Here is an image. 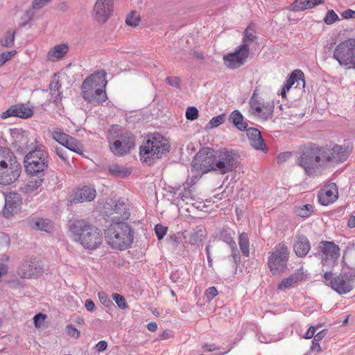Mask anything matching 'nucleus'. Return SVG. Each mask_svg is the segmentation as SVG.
<instances>
[{
    "instance_id": "nucleus-37",
    "label": "nucleus",
    "mask_w": 355,
    "mask_h": 355,
    "mask_svg": "<svg viewBox=\"0 0 355 355\" xmlns=\"http://www.w3.org/2000/svg\"><path fill=\"white\" fill-rule=\"evenodd\" d=\"M110 173L119 178L128 177L131 173V170L120 165H112L109 168Z\"/></svg>"
},
{
    "instance_id": "nucleus-44",
    "label": "nucleus",
    "mask_w": 355,
    "mask_h": 355,
    "mask_svg": "<svg viewBox=\"0 0 355 355\" xmlns=\"http://www.w3.org/2000/svg\"><path fill=\"white\" fill-rule=\"evenodd\" d=\"M178 199L181 200L182 202L189 203V201L195 200V195L193 194L192 189H187L184 187V191L178 193Z\"/></svg>"
},
{
    "instance_id": "nucleus-33",
    "label": "nucleus",
    "mask_w": 355,
    "mask_h": 355,
    "mask_svg": "<svg viewBox=\"0 0 355 355\" xmlns=\"http://www.w3.org/2000/svg\"><path fill=\"white\" fill-rule=\"evenodd\" d=\"M302 279V275L300 272H295L290 275L287 278H284L278 285V289L285 290L291 288L295 284Z\"/></svg>"
},
{
    "instance_id": "nucleus-4",
    "label": "nucleus",
    "mask_w": 355,
    "mask_h": 355,
    "mask_svg": "<svg viewBox=\"0 0 355 355\" xmlns=\"http://www.w3.org/2000/svg\"><path fill=\"white\" fill-rule=\"evenodd\" d=\"M168 141L158 132L148 136L147 140L139 148V157L143 162L153 164L155 160L161 159L170 150Z\"/></svg>"
},
{
    "instance_id": "nucleus-24",
    "label": "nucleus",
    "mask_w": 355,
    "mask_h": 355,
    "mask_svg": "<svg viewBox=\"0 0 355 355\" xmlns=\"http://www.w3.org/2000/svg\"><path fill=\"white\" fill-rule=\"evenodd\" d=\"M82 96L87 103L94 105L103 103L107 98L106 90H83Z\"/></svg>"
},
{
    "instance_id": "nucleus-26",
    "label": "nucleus",
    "mask_w": 355,
    "mask_h": 355,
    "mask_svg": "<svg viewBox=\"0 0 355 355\" xmlns=\"http://www.w3.org/2000/svg\"><path fill=\"white\" fill-rule=\"evenodd\" d=\"M293 249L297 257L306 256L311 249V244L307 237L304 235L298 236L293 245Z\"/></svg>"
},
{
    "instance_id": "nucleus-15",
    "label": "nucleus",
    "mask_w": 355,
    "mask_h": 355,
    "mask_svg": "<svg viewBox=\"0 0 355 355\" xmlns=\"http://www.w3.org/2000/svg\"><path fill=\"white\" fill-rule=\"evenodd\" d=\"M107 75L105 69L94 71L83 80L80 89H105L108 82Z\"/></svg>"
},
{
    "instance_id": "nucleus-35",
    "label": "nucleus",
    "mask_w": 355,
    "mask_h": 355,
    "mask_svg": "<svg viewBox=\"0 0 355 355\" xmlns=\"http://www.w3.org/2000/svg\"><path fill=\"white\" fill-rule=\"evenodd\" d=\"M67 75L66 73L58 72L54 73L49 83V89H60L64 87V82L67 80Z\"/></svg>"
},
{
    "instance_id": "nucleus-8",
    "label": "nucleus",
    "mask_w": 355,
    "mask_h": 355,
    "mask_svg": "<svg viewBox=\"0 0 355 355\" xmlns=\"http://www.w3.org/2000/svg\"><path fill=\"white\" fill-rule=\"evenodd\" d=\"M333 58L347 69H355V39L341 42L334 49Z\"/></svg>"
},
{
    "instance_id": "nucleus-23",
    "label": "nucleus",
    "mask_w": 355,
    "mask_h": 355,
    "mask_svg": "<svg viewBox=\"0 0 355 355\" xmlns=\"http://www.w3.org/2000/svg\"><path fill=\"white\" fill-rule=\"evenodd\" d=\"M304 89L306 87L305 76L301 69H295L287 76V78L281 89Z\"/></svg>"
},
{
    "instance_id": "nucleus-58",
    "label": "nucleus",
    "mask_w": 355,
    "mask_h": 355,
    "mask_svg": "<svg viewBox=\"0 0 355 355\" xmlns=\"http://www.w3.org/2000/svg\"><path fill=\"white\" fill-rule=\"evenodd\" d=\"M37 176L38 178L37 180L29 182L28 187L30 188V190H36L42 185L44 180L43 178H41L42 176Z\"/></svg>"
},
{
    "instance_id": "nucleus-53",
    "label": "nucleus",
    "mask_w": 355,
    "mask_h": 355,
    "mask_svg": "<svg viewBox=\"0 0 355 355\" xmlns=\"http://www.w3.org/2000/svg\"><path fill=\"white\" fill-rule=\"evenodd\" d=\"M201 232H202L201 231H200L198 232H191L189 234V242L191 245H198L199 243H202L201 236H202V234Z\"/></svg>"
},
{
    "instance_id": "nucleus-16",
    "label": "nucleus",
    "mask_w": 355,
    "mask_h": 355,
    "mask_svg": "<svg viewBox=\"0 0 355 355\" xmlns=\"http://www.w3.org/2000/svg\"><path fill=\"white\" fill-rule=\"evenodd\" d=\"M113 11V0H96L94 7L93 17L100 24L105 23Z\"/></svg>"
},
{
    "instance_id": "nucleus-19",
    "label": "nucleus",
    "mask_w": 355,
    "mask_h": 355,
    "mask_svg": "<svg viewBox=\"0 0 355 355\" xmlns=\"http://www.w3.org/2000/svg\"><path fill=\"white\" fill-rule=\"evenodd\" d=\"M33 111L31 108L26 106L23 103L15 104L9 107L6 111L1 114L2 119H6L9 117L15 116L21 119H28L33 116Z\"/></svg>"
},
{
    "instance_id": "nucleus-47",
    "label": "nucleus",
    "mask_w": 355,
    "mask_h": 355,
    "mask_svg": "<svg viewBox=\"0 0 355 355\" xmlns=\"http://www.w3.org/2000/svg\"><path fill=\"white\" fill-rule=\"evenodd\" d=\"M340 19L338 16V15L336 13V12L334 10H329L326 15L324 18V22L327 25H331L334 23H335L337 21H339Z\"/></svg>"
},
{
    "instance_id": "nucleus-5",
    "label": "nucleus",
    "mask_w": 355,
    "mask_h": 355,
    "mask_svg": "<svg viewBox=\"0 0 355 355\" xmlns=\"http://www.w3.org/2000/svg\"><path fill=\"white\" fill-rule=\"evenodd\" d=\"M107 138L110 150L117 156L129 153L135 144L133 134L129 131L121 132L118 125L112 126L107 131Z\"/></svg>"
},
{
    "instance_id": "nucleus-55",
    "label": "nucleus",
    "mask_w": 355,
    "mask_h": 355,
    "mask_svg": "<svg viewBox=\"0 0 355 355\" xmlns=\"http://www.w3.org/2000/svg\"><path fill=\"white\" fill-rule=\"evenodd\" d=\"M65 331L67 335L71 337L78 338L80 336V331L72 324L67 325L65 328Z\"/></svg>"
},
{
    "instance_id": "nucleus-13",
    "label": "nucleus",
    "mask_w": 355,
    "mask_h": 355,
    "mask_svg": "<svg viewBox=\"0 0 355 355\" xmlns=\"http://www.w3.org/2000/svg\"><path fill=\"white\" fill-rule=\"evenodd\" d=\"M318 252L323 265L334 266L340 257V248L333 241H322L318 244Z\"/></svg>"
},
{
    "instance_id": "nucleus-59",
    "label": "nucleus",
    "mask_w": 355,
    "mask_h": 355,
    "mask_svg": "<svg viewBox=\"0 0 355 355\" xmlns=\"http://www.w3.org/2000/svg\"><path fill=\"white\" fill-rule=\"evenodd\" d=\"M51 0H33L32 8L34 10H40L44 8Z\"/></svg>"
},
{
    "instance_id": "nucleus-38",
    "label": "nucleus",
    "mask_w": 355,
    "mask_h": 355,
    "mask_svg": "<svg viewBox=\"0 0 355 355\" xmlns=\"http://www.w3.org/2000/svg\"><path fill=\"white\" fill-rule=\"evenodd\" d=\"M15 31H8L0 39V44L3 47H12L14 45Z\"/></svg>"
},
{
    "instance_id": "nucleus-21",
    "label": "nucleus",
    "mask_w": 355,
    "mask_h": 355,
    "mask_svg": "<svg viewBox=\"0 0 355 355\" xmlns=\"http://www.w3.org/2000/svg\"><path fill=\"white\" fill-rule=\"evenodd\" d=\"M21 204L20 195L11 192L5 198V205L2 211L3 215L9 218L18 211Z\"/></svg>"
},
{
    "instance_id": "nucleus-18",
    "label": "nucleus",
    "mask_w": 355,
    "mask_h": 355,
    "mask_svg": "<svg viewBox=\"0 0 355 355\" xmlns=\"http://www.w3.org/2000/svg\"><path fill=\"white\" fill-rule=\"evenodd\" d=\"M41 271L36 259L28 257L23 261L17 270V273L21 278H32L37 277Z\"/></svg>"
},
{
    "instance_id": "nucleus-11",
    "label": "nucleus",
    "mask_w": 355,
    "mask_h": 355,
    "mask_svg": "<svg viewBox=\"0 0 355 355\" xmlns=\"http://www.w3.org/2000/svg\"><path fill=\"white\" fill-rule=\"evenodd\" d=\"M250 111L256 116L268 118L272 116L275 104L273 101L270 99H264L256 92L253 93L249 102Z\"/></svg>"
},
{
    "instance_id": "nucleus-28",
    "label": "nucleus",
    "mask_w": 355,
    "mask_h": 355,
    "mask_svg": "<svg viewBox=\"0 0 355 355\" xmlns=\"http://www.w3.org/2000/svg\"><path fill=\"white\" fill-rule=\"evenodd\" d=\"M29 225L34 230L50 232L53 227L52 221L42 218H33L28 220Z\"/></svg>"
},
{
    "instance_id": "nucleus-3",
    "label": "nucleus",
    "mask_w": 355,
    "mask_h": 355,
    "mask_svg": "<svg viewBox=\"0 0 355 355\" xmlns=\"http://www.w3.org/2000/svg\"><path fill=\"white\" fill-rule=\"evenodd\" d=\"M324 157L325 153L322 146L309 143L302 148L297 163L307 175L313 176L326 164Z\"/></svg>"
},
{
    "instance_id": "nucleus-56",
    "label": "nucleus",
    "mask_w": 355,
    "mask_h": 355,
    "mask_svg": "<svg viewBox=\"0 0 355 355\" xmlns=\"http://www.w3.org/2000/svg\"><path fill=\"white\" fill-rule=\"evenodd\" d=\"M230 248L232 250L231 257L233 259V261L235 263V268H236L240 261H241V257H240V254H239V252L237 248V245H235V248L233 247H231Z\"/></svg>"
},
{
    "instance_id": "nucleus-57",
    "label": "nucleus",
    "mask_w": 355,
    "mask_h": 355,
    "mask_svg": "<svg viewBox=\"0 0 355 355\" xmlns=\"http://www.w3.org/2000/svg\"><path fill=\"white\" fill-rule=\"evenodd\" d=\"M180 79L178 76H168L166 78V83L171 87H179Z\"/></svg>"
},
{
    "instance_id": "nucleus-45",
    "label": "nucleus",
    "mask_w": 355,
    "mask_h": 355,
    "mask_svg": "<svg viewBox=\"0 0 355 355\" xmlns=\"http://www.w3.org/2000/svg\"><path fill=\"white\" fill-rule=\"evenodd\" d=\"M141 18L139 15H137L136 11L132 10L127 16L125 19V23L127 25L136 27L138 26L139 22L140 21Z\"/></svg>"
},
{
    "instance_id": "nucleus-10",
    "label": "nucleus",
    "mask_w": 355,
    "mask_h": 355,
    "mask_svg": "<svg viewBox=\"0 0 355 355\" xmlns=\"http://www.w3.org/2000/svg\"><path fill=\"white\" fill-rule=\"evenodd\" d=\"M238 154L234 150L220 149L216 154L215 171L219 174L232 172L237 163Z\"/></svg>"
},
{
    "instance_id": "nucleus-9",
    "label": "nucleus",
    "mask_w": 355,
    "mask_h": 355,
    "mask_svg": "<svg viewBox=\"0 0 355 355\" xmlns=\"http://www.w3.org/2000/svg\"><path fill=\"white\" fill-rule=\"evenodd\" d=\"M216 153L209 147L202 148L194 157L191 166L193 169L206 173L211 171H215Z\"/></svg>"
},
{
    "instance_id": "nucleus-64",
    "label": "nucleus",
    "mask_w": 355,
    "mask_h": 355,
    "mask_svg": "<svg viewBox=\"0 0 355 355\" xmlns=\"http://www.w3.org/2000/svg\"><path fill=\"white\" fill-rule=\"evenodd\" d=\"M341 16L343 19H355V10L348 8L341 13Z\"/></svg>"
},
{
    "instance_id": "nucleus-1",
    "label": "nucleus",
    "mask_w": 355,
    "mask_h": 355,
    "mask_svg": "<svg viewBox=\"0 0 355 355\" xmlns=\"http://www.w3.org/2000/svg\"><path fill=\"white\" fill-rule=\"evenodd\" d=\"M69 231L73 240L85 249H96L102 244L101 231L85 219L71 220L69 222Z\"/></svg>"
},
{
    "instance_id": "nucleus-48",
    "label": "nucleus",
    "mask_w": 355,
    "mask_h": 355,
    "mask_svg": "<svg viewBox=\"0 0 355 355\" xmlns=\"http://www.w3.org/2000/svg\"><path fill=\"white\" fill-rule=\"evenodd\" d=\"M112 299L121 309H126L128 308L125 299L123 295L119 293H114L112 294Z\"/></svg>"
},
{
    "instance_id": "nucleus-60",
    "label": "nucleus",
    "mask_w": 355,
    "mask_h": 355,
    "mask_svg": "<svg viewBox=\"0 0 355 355\" xmlns=\"http://www.w3.org/2000/svg\"><path fill=\"white\" fill-rule=\"evenodd\" d=\"M55 152L56 155L64 162H67V150L62 147H55Z\"/></svg>"
},
{
    "instance_id": "nucleus-41",
    "label": "nucleus",
    "mask_w": 355,
    "mask_h": 355,
    "mask_svg": "<svg viewBox=\"0 0 355 355\" xmlns=\"http://www.w3.org/2000/svg\"><path fill=\"white\" fill-rule=\"evenodd\" d=\"M52 138L58 141L60 144H63V142L68 138L69 135L64 133L61 128H54L51 132Z\"/></svg>"
},
{
    "instance_id": "nucleus-29",
    "label": "nucleus",
    "mask_w": 355,
    "mask_h": 355,
    "mask_svg": "<svg viewBox=\"0 0 355 355\" xmlns=\"http://www.w3.org/2000/svg\"><path fill=\"white\" fill-rule=\"evenodd\" d=\"M111 214H116L112 217V220L116 219V221L124 222L130 216L126 205L122 200H117L113 207V212Z\"/></svg>"
},
{
    "instance_id": "nucleus-31",
    "label": "nucleus",
    "mask_w": 355,
    "mask_h": 355,
    "mask_svg": "<svg viewBox=\"0 0 355 355\" xmlns=\"http://www.w3.org/2000/svg\"><path fill=\"white\" fill-rule=\"evenodd\" d=\"M229 121L241 131H245L248 128V123L243 121V116L238 110H234L230 114Z\"/></svg>"
},
{
    "instance_id": "nucleus-42",
    "label": "nucleus",
    "mask_w": 355,
    "mask_h": 355,
    "mask_svg": "<svg viewBox=\"0 0 355 355\" xmlns=\"http://www.w3.org/2000/svg\"><path fill=\"white\" fill-rule=\"evenodd\" d=\"M243 35H244L242 40V44H245L247 47H249L248 43L253 42L257 38L255 35V31L250 26H248L245 30Z\"/></svg>"
},
{
    "instance_id": "nucleus-50",
    "label": "nucleus",
    "mask_w": 355,
    "mask_h": 355,
    "mask_svg": "<svg viewBox=\"0 0 355 355\" xmlns=\"http://www.w3.org/2000/svg\"><path fill=\"white\" fill-rule=\"evenodd\" d=\"M225 114H224V113L213 117L209 123L210 128H217L218 126L221 125L225 121Z\"/></svg>"
},
{
    "instance_id": "nucleus-2",
    "label": "nucleus",
    "mask_w": 355,
    "mask_h": 355,
    "mask_svg": "<svg viewBox=\"0 0 355 355\" xmlns=\"http://www.w3.org/2000/svg\"><path fill=\"white\" fill-rule=\"evenodd\" d=\"M107 243L113 249L125 250L130 248L134 240V230L127 223L111 220L105 232Z\"/></svg>"
},
{
    "instance_id": "nucleus-20",
    "label": "nucleus",
    "mask_w": 355,
    "mask_h": 355,
    "mask_svg": "<svg viewBox=\"0 0 355 355\" xmlns=\"http://www.w3.org/2000/svg\"><path fill=\"white\" fill-rule=\"evenodd\" d=\"M331 287L339 294H345L353 289L351 284V275L347 273H340L331 280Z\"/></svg>"
},
{
    "instance_id": "nucleus-39",
    "label": "nucleus",
    "mask_w": 355,
    "mask_h": 355,
    "mask_svg": "<svg viewBox=\"0 0 355 355\" xmlns=\"http://www.w3.org/2000/svg\"><path fill=\"white\" fill-rule=\"evenodd\" d=\"M239 245L243 255L248 257L250 254L249 239L246 233L243 232L240 234L239 238Z\"/></svg>"
},
{
    "instance_id": "nucleus-34",
    "label": "nucleus",
    "mask_w": 355,
    "mask_h": 355,
    "mask_svg": "<svg viewBox=\"0 0 355 355\" xmlns=\"http://www.w3.org/2000/svg\"><path fill=\"white\" fill-rule=\"evenodd\" d=\"M235 235V232L230 228H223L221 230L218 234V239L225 243H227L230 247H233L235 248V245L236 243L234 240V236Z\"/></svg>"
},
{
    "instance_id": "nucleus-46",
    "label": "nucleus",
    "mask_w": 355,
    "mask_h": 355,
    "mask_svg": "<svg viewBox=\"0 0 355 355\" xmlns=\"http://www.w3.org/2000/svg\"><path fill=\"white\" fill-rule=\"evenodd\" d=\"M34 15H35V11L32 7L31 8L26 10L21 17V19L23 22L19 24V26L20 27L25 26L28 23H29L33 19Z\"/></svg>"
},
{
    "instance_id": "nucleus-49",
    "label": "nucleus",
    "mask_w": 355,
    "mask_h": 355,
    "mask_svg": "<svg viewBox=\"0 0 355 355\" xmlns=\"http://www.w3.org/2000/svg\"><path fill=\"white\" fill-rule=\"evenodd\" d=\"M98 296L101 302L107 308L110 309L114 306L112 301L109 298L108 295L105 292H98Z\"/></svg>"
},
{
    "instance_id": "nucleus-30",
    "label": "nucleus",
    "mask_w": 355,
    "mask_h": 355,
    "mask_svg": "<svg viewBox=\"0 0 355 355\" xmlns=\"http://www.w3.org/2000/svg\"><path fill=\"white\" fill-rule=\"evenodd\" d=\"M21 171V167H20L19 172L17 173V175L14 177L13 180L12 176H11V175L13 173L12 171H14L13 169H11L10 167H7V168L3 170L0 168V184L8 185L15 182L19 178Z\"/></svg>"
},
{
    "instance_id": "nucleus-63",
    "label": "nucleus",
    "mask_w": 355,
    "mask_h": 355,
    "mask_svg": "<svg viewBox=\"0 0 355 355\" xmlns=\"http://www.w3.org/2000/svg\"><path fill=\"white\" fill-rule=\"evenodd\" d=\"M320 327V325H317V326H311L308 331H306V335L304 336L305 338L306 339H310V338H314V336H315V331L316 329Z\"/></svg>"
},
{
    "instance_id": "nucleus-7",
    "label": "nucleus",
    "mask_w": 355,
    "mask_h": 355,
    "mask_svg": "<svg viewBox=\"0 0 355 355\" xmlns=\"http://www.w3.org/2000/svg\"><path fill=\"white\" fill-rule=\"evenodd\" d=\"M268 266L272 275L277 276L283 273L287 268L289 257L288 248L285 243L277 244L269 252Z\"/></svg>"
},
{
    "instance_id": "nucleus-14",
    "label": "nucleus",
    "mask_w": 355,
    "mask_h": 355,
    "mask_svg": "<svg viewBox=\"0 0 355 355\" xmlns=\"http://www.w3.org/2000/svg\"><path fill=\"white\" fill-rule=\"evenodd\" d=\"M325 153V162L327 163H340L345 162L350 155L352 150L349 146L335 144L332 148L322 146Z\"/></svg>"
},
{
    "instance_id": "nucleus-43",
    "label": "nucleus",
    "mask_w": 355,
    "mask_h": 355,
    "mask_svg": "<svg viewBox=\"0 0 355 355\" xmlns=\"http://www.w3.org/2000/svg\"><path fill=\"white\" fill-rule=\"evenodd\" d=\"M313 207L311 205L307 204L296 209L295 213L297 216L306 218L311 216L313 212Z\"/></svg>"
},
{
    "instance_id": "nucleus-25",
    "label": "nucleus",
    "mask_w": 355,
    "mask_h": 355,
    "mask_svg": "<svg viewBox=\"0 0 355 355\" xmlns=\"http://www.w3.org/2000/svg\"><path fill=\"white\" fill-rule=\"evenodd\" d=\"M250 145L256 150H263L265 146L261 132L254 128H250L245 130Z\"/></svg>"
},
{
    "instance_id": "nucleus-62",
    "label": "nucleus",
    "mask_w": 355,
    "mask_h": 355,
    "mask_svg": "<svg viewBox=\"0 0 355 355\" xmlns=\"http://www.w3.org/2000/svg\"><path fill=\"white\" fill-rule=\"evenodd\" d=\"M218 295V291L214 286L209 287L205 292V295L209 300H213Z\"/></svg>"
},
{
    "instance_id": "nucleus-40",
    "label": "nucleus",
    "mask_w": 355,
    "mask_h": 355,
    "mask_svg": "<svg viewBox=\"0 0 355 355\" xmlns=\"http://www.w3.org/2000/svg\"><path fill=\"white\" fill-rule=\"evenodd\" d=\"M292 10L300 12L307 9H311V5L309 0H295L291 4Z\"/></svg>"
},
{
    "instance_id": "nucleus-61",
    "label": "nucleus",
    "mask_w": 355,
    "mask_h": 355,
    "mask_svg": "<svg viewBox=\"0 0 355 355\" xmlns=\"http://www.w3.org/2000/svg\"><path fill=\"white\" fill-rule=\"evenodd\" d=\"M46 318V315L44 314H42V313L36 314L33 318L34 324H35V327H40L41 323L44 321Z\"/></svg>"
},
{
    "instance_id": "nucleus-22",
    "label": "nucleus",
    "mask_w": 355,
    "mask_h": 355,
    "mask_svg": "<svg viewBox=\"0 0 355 355\" xmlns=\"http://www.w3.org/2000/svg\"><path fill=\"white\" fill-rule=\"evenodd\" d=\"M318 197L319 202L324 206H327L333 203L338 198L336 184L335 183H331L325 186L324 189L319 191Z\"/></svg>"
},
{
    "instance_id": "nucleus-54",
    "label": "nucleus",
    "mask_w": 355,
    "mask_h": 355,
    "mask_svg": "<svg viewBox=\"0 0 355 355\" xmlns=\"http://www.w3.org/2000/svg\"><path fill=\"white\" fill-rule=\"evenodd\" d=\"M155 232L158 240H162L166 235L167 227L162 225L158 224L155 225Z\"/></svg>"
},
{
    "instance_id": "nucleus-32",
    "label": "nucleus",
    "mask_w": 355,
    "mask_h": 355,
    "mask_svg": "<svg viewBox=\"0 0 355 355\" xmlns=\"http://www.w3.org/2000/svg\"><path fill=\"white\" fill-rule=\"evenodd\" d=\"M69 46L67 44H57L48 52V58L49 60H53V58H62L67 54Z\"/></svg>"
},
{
    "instance_id": "nucleus-52",
    "label": "nucleus",
    "mask_w": 355,
    "mask_h": 355,
    "mask_svg": "<svg viewBox=\"0 0 355 355\" xmlns=\"http://www.w3.org/2000/svg\"><path fill=\"white\" fill-rule=\"evenodd\" d=\"M186 118L188 120L193 121L198 119V110L194 106H189L187 107L186 110Z\"/></svg>"
},
{
    "instance_id": "nucleus-12",
    "label": "nucleus",
    "mask_w": 355,
    "mask_h": 355,
    "mask_svg": "<svg viewBox=\"0 0 355 355\" xmlns=\"http://www.w3.org/2000/svg\"><path fill=\"white\" fill-rule=\"evenodd\" d=\"M250 54V49L245 44L239 45L233 53L223 56L225 65L231 69H236L243 66Z\"/></svg>"
},
{
    "instance_id": "nucleus-6",
    "label": "nucleus",
    "mask_w": 355,
    "mask_h": 355,
    "mask_svg": "<svg viewBox=\"0 0 355 355\" xmlns=\"http://www.w3.org/2000/svg\"><path fill=\"white\" fill-rule=\"evenodd\" d=\"M24 164L28 174L44 176V172L49 166L48 153L45 150L44 146H35L26 155Z\"/></svg>"
},
{
    "instance_id": "nucleus-17",
    "label": "nucleus",
    "mask_w": 355,
    "mask_h": 355,
    "mask_svg": "<svg viewBox=\"0 0 355 355\" xmlns=\"http://www.w3.org/2000/svg\"><path fill=\"white\" fill-rule=\"evenodd\" d=\"M10 167L13 169V173L11 175L12 178L15 177L21 167L20 164L17 162L13 152L8 148L0 147V168L2 170Z\"/></svg>"
},
{
    "instance_id": "nucleus-51",
    "label": "nucleus",
    "mask_w": 355,
    "mask_h": 355,
    "mask_svg": "<svg viewBox=\"0 0 355 355\" xmlns=\"http://www.w3.org/2000/svg\"><path fill=\"white\" fill-rule=\"evenodd\" d=\"M16 53V50L5 51L0 53V67L3 66L6 62L9 61Z\"/></svg>"
},
{
    "instance_id": "nucleus-36",
    "label": "nucleus",
    "mask_w": 355,
    "mask_h": 355,
    "mask_svg": "<svg viewBox=\"0 0 355 355\" xmlns=\"http://www.w3.org/2000/svg\"><path fill=\"white\" fill-rule=\"evenodd\" d=\"M62 146L66 148L67 149H69L71 151H73L78 154H82L83 151V148L80 145L78 141L76 138L72 137L70 135L68 136V138L63 142V144H62Z\"/></svg>"
},
{
    "instance_id": "nucleus-27",
    "label": "nucleus",
    "mask_w": 355,
    "mask_h": 355,
    "mask_svg": "<svg viewBox=\"0 0 355 355\" xmlns=\"http://www.w3.org/2000/svg\"><path fill=\"white\" fill-rule=\"evenodd\" d=\"M96 197V190L94 188L85 186L79 189L73 200L74 202H89Z\"/></svg>"
}]
</instances>
